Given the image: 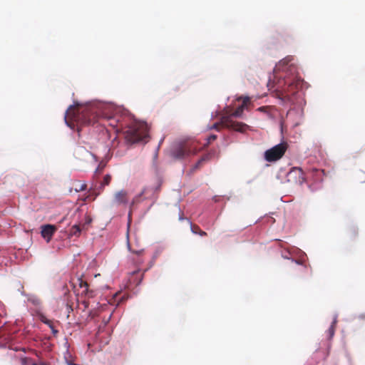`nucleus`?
<instances>
[{"label":"nucleus","instance_id":"nucleus-29","mask_svg":"<svg viewBox=\"0 0 365 365\" xmlns=\"http://www.w3.org/2000/svg\"><path fill=\"white\" fill-rule=\"evenodd\" d=\"M66 362H67V364H68V365H76V364H75L72 363V361H68V360H66Z\"/></svg>","mask_w":365,"mask_h":365},{"label":"nucleus","instance_id":"nucleus-33","mask_svg":"<svg viewBox=\"0 0 365 365\" xmlns=\"http://www.w3.org/2000/svg\"><path fill=\"white\" fill-rule=\"evenodd\" d=\"M91 314V311H88V315Z\"/></svg>","mask_w":365,"mask_h":365},{"label":"nucleus","instance_id":"nucleus-17","mask_svg":"<svg viewBox=\"0 0 365 365\" xmlns=\"http://www.w3.org/2000/svg\"><path fill=\"white\" fill-rule=\"evenodd\" d=\"M190 229L192 233L199 235L202 237L207 235V233L205 231L202 230L198 225H194L192 222H190Z\"/></svg>","mask_w":365,"mask_h":365},{"label":"nucleus","instance_id":"nucleus-6","mask_svg":"<svg viewBox=\"0 0 365 365\" xmlns=\"http://www.w3.org/2000/svg\"><path fill=\"white\" fill-rule=\"evenodd\" d=\"M301 85V81L297 79V81L290 83L286 89L282 91L276 90L274 91V96L283 103H292V96L297 93L299 86Z\"/></svg>","mask_w":365,"mask_h":365},{"label":"nucleus","instance_id":"nucleus-12","mask_svg":"<svg viewBox=\"0 0 365 365\" xmlns=\"http://www.w3.org/2000/svg\"><path fill=\"white\" fill-rule=\"evenodd\" d=\"M293 60V57L291 56H288L287 57H285L284 58H283L282 60H281L277 65H276V68L278 70H283V71H287V69L288 68L287 66H289V68L292 69V68H294V64L291 63L289 66V64L292 62V61Z\"/></svg>","mask_w":365,"mask_h":365},{"label":"nucleus","instance_id":"nucleus-14","mask_svg":"<svg viewBox=\"0 0 365 365\" xmlns=\"http://www.w3.org/2000/svg\"><path fill=\"white\" fill-rule=\"evenodd\" d=\"M115 202L120 204H126L128 202V195L125 190H120L115 194Z\"/></svg>","mask_w":365,"mask_h":365},{"label":"nucleus","instance_id":"nucleus-11","mask_svg":"<svg viewBox=\"0 0 365 365\" xmlns=\"http://www.w3.org/2000/svg\"><path fill=\"white\" fill-rule=\"evenodd\" d=\"M56 231V227L55 225H45L41 226V236L45 239L47 238V242H48Z\"/></svg>","mask_w":365,"mask_h":365},{"label":"nucleus","instance_id":"nucleus-22","mask_svg":"<svg viewBox=\"0 0 365 365\" xmlns=\"http://www.w3.org/2000/svg\"><path fill=\"white\" fill-rule=\"evenodd\" d=\"M75 190L76 192H79V191H81V190H83L86 189V184H83V183H81V182H78L76 184H75Z\"/></svg>","mask_w":365,"mask_h":365},{"label":"nucleus","instance_id":"nucleus-21","mask_svg":"<svg viewBox=\"0 0 365 365\" xmlns=\"http://www.w3.org/2000/svg\"><path fill=\"white\" fill-rule=\"evenodd\" d=\"M114 299H115V301H117L118 302V305L121 303L122 302L125 301L127 299V297L123 295V296H120V294L119 293H116L115 295H114Z\"/></svg>","mask_w":365,"mask_h":365},{"label":"nucleus","instance_id":"nucleus-1","mask_svg":"<svg viewBox=\"0 0 365 365\" xmlns=\"http://www.w3.org/2000/svg\"><path fill=\"white\" fill-rule=\"evenodd\" d=\"M91 110V106L89 105L77 103L70 106L64 116L66 125L71 129L76 127L80 135L83 127H89Z\"/></svg>","mask_w":365,"mask_h":365},{"label":"nucleus","instance_id":"nucleus-20","mask_svg":"<svg viewBox=\"0 0 365 365\" xmlns=\"http://www.w3.org/2000/svg\"><path fill=\"white\" fill-rule=\"evenodd\" d=\"M81 232V230L78 225H73L70 230V235L78 236Z\"/></svg>","mask_w":365,"mask_h":365},{"label":"nucleus","instance_id":"nucleus-2","mask_svg":"<svg viewBox=\"0 0 365 365\" xmlns=\"http://www.w3.org/2000/svg\"><path fill=\"white\" fill-rule=\"evenodd\" d=\"M113 105L105 103L93 101V124L94 118L105 120L108 122V125L116 128V131L122 129L124 124L121 119L118 116H113Z\"/></svg>","mask_w":365,"mask_h":365},{"label":"nucleus","instance_id":"nucleus-30","mask_svg":"<svg viewBox=\"0 0 365 365\" xmlns=\"http://www.w3.org/2000/svg\"><path fill=\"white\" fill-rule=\"evenodd\" d=\"M179 219H180V220H184V217L182 216H180Z\"/></svg>","mask_w":365,"mask_h":365},{"label":"nucleus","instance_id":"nucleus-28","mask_svg":"<svg viewBox=\"0 0 365 365\" xmlns=\"http://www.w3.org/2000/svg\"><path fill=\"white\" fill-rule=\"evenodd\" d=\"M66 308H67V310L68 312H70L71 310V311L73 310L71 306H68V304L66 306Z\"/></svg>","mask_w":365,"mask_h":365},{"label":"nucleus","instance_id":"nucleus-27","mask_svg":"<svg viewBox=\"0 0 365 365\" xmlns=\"http://www.w3.org/2000/svg\"><path fill=\"white\" fill-rule=\"evenodd\" d=\"M128 249L130 252H132L133 253L138 255V256H140L142 255V253L143 252V250H132L130 247V245L128 244Z\"/></svg>","mask_w":365,"mask_h":365},{"label":"nucleus","instance_id":"nucleus-10","mask_svg":"<svg viewBox=\"0 0 365 365\" xmlns=\"http://www.w3.org/2000/svg\"><path fill=\"white\" fill-rule=\"evenodd\" d=\"M287 177L289 181L292 180L296 183L302 184L304 181V172L300 168H292L288 173Z\"/></svg>","mask_w":365,"mask_h":365},{"label":"nucleus","instance_id":"nucleus-25","mask_svg":"<svg viewBox=\"0 0 365 365\" xmlns=\"http://www.w3.org/2000/svg\"><path fill=\"white\" fill-rule=\"evenodd\" d=\"M220 126H223V127H225L222 123L221 121L220 123H214L210 128V129H215V130H220Z\"/></svg>","mask_w":365,"mask_h":365},{"label":"nucleus","instance_id":"nucleus-31","mask_svg":"<svg viewBox=\"0 0 365 365\" xmlns=\"http://www.w3.org/2000/svg\"><path fill=\"white\" fill-rule=\"evenodd\" d=\"M99 275H100V274H95V275H94V278H95V279H97V277H98Z\"/></svg>","mask_w":365,"mask_h":365},{"label":"nucleus","instance_id":"nucleus-24","mask_svg":"<svg viewBox=\"0 0 365 365\" xmlns=\"http://www.w3.org/2000/svg\"><path fill=\"white\" fill-rule=\"evenodd\" d=\"M106 166V163L105 162H101L98 166V168L96 170V173H101L103 171V170Z\"/></svg>","mask_w":365,"mask_h":365},{"label":"nucleus","instance_id":"nucleus-9","mask_svg":"<svg viewBox=\"0 0 365 365\" xmlns=\"http://www.w3.org/2000/svg\"><path fill=\"white\" fill-rule=\"evenodd\" d=\"M110 181L111 175L107 174L104 176L103 180L97 182L96 185L93 186V200L101 193L105 186L108 185Z\"/></svg>","mask_w":365,"mask_h":365},{"label":"nucleus","instance_id":"nucleus-4","mask_svg":"<svg viewBox=\"0 0 365 365\" xmlns=\"http://www.w3.org/2000/svg\"><path fill=\"white\" fill-rule=\"evenodd\" d=\"M198 145V141L195 140L180 141L172 146L170 155L175 159H183L191 155H195L202 150Z\"/></svg>","mask_w":365,"mask_h":365},{"label":"nucleus","instance_id":"nucleus-8","mask_svg":"<svg viewBox=\"0 0 365 365\" xmlns=\"http://www.w3.org/2000/svg\"><path fill=\"white\" fill-rule=\"evenodd\" d=\"M80 287L82 291L78 294L77 301L78 305H83V309H88L90 305L89 297H86L88 294L89 284L86 282H83L82 279L80 280Z\"/></svg>","mask_w":365,"mask_h":365},{"label":"nucleus","instance_id":"nucleus-18","mask_svg":"<svg viewBox=\"0 0 365 365\" xmlns=\"http://www.w3.org/2000/svg\"><path fill=\"white\" fill-rule=\"evenodd\" d=\"M336 324V318H334V321L332 322L330 327L329 328V329L327 331L329 339H331L334 335Z\"/></svg>","mask_w":365,"mask_h":365},{"label":"nucleus","instance_id":"nucleus-13","mask_svg":"<svg viewBox=\"0 0 365 365\" xmlns=\"http://www.w3.org/2000/svg\"><path fill=\"white\" fill-rule=\"evenodd\" d=\"M93 287L95 288L94 290H93V298H98V294L100 291H108V286L105 283H98L97 280H96L94 282H93Z\"/></svg>","mask_w":365,"mask_h":365},{"label":"nucleus","instance_id":"nucleus-7","mask_svg":"<svg viewBox=\"0 0 365 365\" xmlns=\"http://www.w3.org/2000/svg\"><path fill=\"white\" fill-rule=\"evenodd\" d=\"M287 149V143H279L266 150L264 153V158L268 162H274L278 160L284 155Z\"/></svg>","mask_w":365,"mask_h":365},{"label":"nucleus","instance_id":"nucleus-5","mask_svg":"<svg viewBox=\"0 0 365 365\" xmlns=\"http://www.w3.org/2000/svg\"><path fill=\"white\" fill-rule=\"evenodd\" d=\"M148 137V128L145 123H136L126 132V138L134 143L145 140Z\"/></svg>","mask_w":365,"mask_h":365},{"label":"nucleus","instance_id":"nucleus-23","mask_svg":"<svg viewBox=\"0 0 365 365\" xmlns=\"http://www.w3.org/2000/svg\"><path fill=\"white\" fill-rule=\"evenodd\" d=\"M21 361L22 365H36V364L32 362L31 359L29 358H22Z\"/></svg>","mask_w":365,"mask_h":365},{"label":"nucleus","instance_id":"nucleus-26","mask_svg":"<svg viewBox=\"0 0 365 365\" xmlns=\"http://www.w3.org/2000/svg\"><path fill=\"white\" fill-rule=\"evenodd\" d=\"M217 139V135H211L210 136H209L207 138V143L204 145V147H207L208 145V144L212 142V141H214Z\"/></svg>","mask_w":365,"mask_h":365},{"label":"nucleus","instance_id":"nucleus-16","mask_svg":"<svg viewBox=\"0 0 365 365\" xmlns=\"http://www.w3.org/2000/svg\"><path fill=\"white\" fill-rule=\"evenodd\" d=\"M215 155V152H210L205 155H204L197 162V163L195 164V167H194V169H197L199 168L201 165L205 162V161H207V160H210L212 156Z\"/></svg>","mask_w":365,"mask_h":365},{"label":"nucleus","instance_id":"nucleus-3","mask_svg":"<svg viewBox=\"0 0 365 365\" xmlns=\"http://www.w3.org/2000/svg\"><path fill=\"white\" fill-rule=\"evenodd\" d=\"M240 99H242V104L239 106L233 113L222 115L221 117V123L227 128H231L236 131L243 133L247 130L248 125L245 123L233 120L232 117L238 118L242 115L245 108L250 101V98L248 96H245L241 97L239 98V100Z\"/></svg>","mask_w":365,"mask_h":365},{"label":"nucleus","instance_id":"nucleus-32","mask_svg":"<svg viewBox=\"0 0 365 365\" xmlns=\"http://www.w3.org/2000/svg\"><path fill=\"white\" fill-rule=\"evenodd\" d=\"M144 193H145V190H143V191L141 192V193L140 194V195H143Z\"/></svg>","mask_w":365,"mask_h":365},{"label":"nucleus","instance_id":"nucleus-19","mask_svg":"<svg viewBox=\"0 0 365 365\" xmlns=\"http://www.w3.org/2000/svg\"><path fill=\"white\" fill-rule=\"evenodd\" d=\"M41 322L49 326V327L51 329L52 331L53 334H56L58 333V331L56 330L53 326V322L52 321L46 319L45 317H41Z\"/></svg>","mask_w":365,"mask_h":365},{"label":"nucleus","instance_id":"nucleus-15","mask_svg":"<svg viewBox=\"0 0 365 365\" xmlns=\"http://www.w3.org/2000/svg\"><path fill=\"white\" fill-rule=\"evenodd\" d=\"M99 298L100 301L97 302V307H93V309H96L98 310H105L108 307V304L110 303V302L106 296L103 298H101V296H100Z\"/></svg>","mask_w":365,"mask_h":365}]
</instances>
